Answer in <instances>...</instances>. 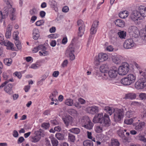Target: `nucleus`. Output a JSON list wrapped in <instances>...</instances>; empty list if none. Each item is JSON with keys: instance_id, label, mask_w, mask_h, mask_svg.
I'll use <instances>...</instances> for the list:
<instances>
[{"instance_id": "nucleus-1", "label": "nucleus", "mask_w": 146, "mask_h": 146, "mask_svg": "<svg viewBox=\"0 0 146 146\" xmlns=\"http://www.w3.org/2000/svg\"><path fill=\"white\" fill-rule=\"evenodd\" d=\"M105 111L107 112L110 115L115 111L114 115V119L116 122H119L123 117L124 113L123 109H116L115 110L114 109L108 106L105 107L104 109Z\"/></svg>"}, {"instance_id": "nucleus-2", "label": "nucleus", "mask_w": 146, "mask_h": 146, "mask_svg": "<svg viewBox=\"0 0 146 146\" xmlns=\"http://www.w3.org/2000/svg\"><path fill=\"white\" fill-rule=\"evenodd\" d=\"M9 16L11 20H13L15 19V9L11 7L6 6L4 7L3 9V11L2 12V15L5 18L7 17L9 14Z\"/></svg>"}, {"instance_id": "nucleus-3", "label": "nucleus", "mask_w": 146, "mask_h": 146, "mask_svg": "<svg viewBox=\"0 0 146 146\" xmlns=\"http://www.w3.org/2000/svg\"><path fill=\"white\" fill-rule=\"evenodd\" d=\"M128 32L130 36L132 37L137 38L139 35V30L136 27L134 26H131L129 27Z\"/></svg>"}, {"instance_id": "nucleus-4", "label": "nucleus", "mask_w": 146, "mask_h": 146, "mask_svg": "<svg viewBox=\"0 0 146 146\" xmlns=\"http://www.w3.org/2000/svg\"><path fill=\"white\" fill-rule=\"evenodd\" d=\"M118 69L119 74L121 75H124L126 74L129 71V65L127 62L122 63L121 66Z\"/></svg>"}, {"instance_id": "nucleus-5", "label": "nucleus", "mask_w": 146, "mask_h": 146, "mask_svg": "<svg viewBox=\"0 0 146 146\" xmlns=\"http://www.w3.org/2000/svg\"><path fill=\"white\" fill-rule=\"evenodd\" d=\"M74 48L72 45H69L66 50V55L69 57L71 60H74L75 58L74 53Z\"/></svg>"}, {"instance_id": "nucleus-6", "label": "nucleus", "mask_w": 146, "mask_h": 146, "mask_svg": "<svg viewBox=\"0 0 146 146\" xmlns=\"http://www.w3.org/2000/svg\"><path fill=\"white\" fill-rule=\"evenodd\" d=\"M41 133L40 131H35L34 135L30 137L31 141L34 143L38 142L41 139Z\"/></svg>"}, {"instance_id": "nucleus-7", "label": "nucleus", "mask_w": 146, "mask_h": 146, "mask_svg": "<svg viewBox=\"0 0 146 146\" xmlns=\"http://www.w3.org/2000/svg\"><path fill=\"white\" fill-rule=\"evenodd\" d=\"M118 74H119L118 69L115 66L111 67L108 72L109 77L111 78H115L117 76Z\"/></svg>"}, {"instance_id": "nucleus-8", "label": "nucleus", "mask_w": 146, "mask_h": 146, "mask_svg": "<svg viewBox=\"0 0 146 146\" xmlns=\"http://www.w3.org/2000/svg\"><path fill=\"white\" fill-rule=\"evenodd\" d=\"M108 58V55L104 53H100L98 54V59L95 60L94 63L96 65H99L100 62H102L106 61Z\"/></svg>"}, {"instance_id": "nucleus-9", "label": "nucleus", "mask_w": 146, "mask_h": 146, "mask_svg": "<svg viewBox=\"0 0 146 146\" xmlns=\"http://www.w3.org/2000/svg\"><path fill=\"white\" fill-rule=\"evenodd\" d=\"M104 116L103 113H100L96 114L93 119V122L94 123H102L103 122Z\"/></svg>"}, {"instance_id": "nucleus-10", "label": "nucleus", "mask_w": 146, "mask_h": 146, "mask_svg": "<svg viewBox=\"0 0 146 146\" xmlns=\"http://www.w3.org/2000/svg\"><path fill=\"white\" fill-rule=\"evenodd\" d=\"M145 122L141 121L139 122H136L133 124V125L134 129L137 131H140L142 130L145 126Z\"/></svg>"}, {"instance_id": "nucleus-11", "label": "nucleus", "mask_w": 146, "mask_h": 146, "mask_svg": "<svg viewBox=\"0 0 146 146\" xmlns=\"http://www.w3.org/2000/svg\"><path fill=\"white\" fill-rule=\"evenodd\" d=\"M134 43L132 39L126 40L123 44L124 47L126 49L131 48L134 46Z\"/></svg>"}, {"instance_id": "nucleus-12", "label": "nucleus", "mask_w": 146, "mask_h": 146, "mask_svg": "<svg viewBox=\"0 0 146 146\" xmlns=\"http://www.w3.org/2000/svg\"><path fill=\"white\" fill-rule=\"evenodd\" d=\"M130 17L131 19L134 21H138V19H141L140 18V14L139 11H134L131 14Z\"/></svg>"}, {"instance_id": "nucleus-13", "label": "nucleus", "mask_w": 146, "mask_h": 146, "mask_svg": "<svg viewBox=\"0 0 146 146\" xmlns=\"http://www.w3.org/2000/svg\"><path fill=\"white\" fill-rule=\"evenodd\" d=\"M112 62L116 64H120L123 59V57L120 55H116L112 56L111 57Z\"/></svg>"}, {"instance_id": "nucleus-14", "label": "nucleus", "mask_w": 146, "mask_h": 146, "mask_svg": "<svg viewBox=\"0 0 146 146\" xmlns=\"http://www.w3.org/2000/svg\"><path fill=\"white\" fill-rule=\"evenodd\" d=\"M87 111L89 113L94 114L99 111V108L97 106H94L88 107L86 109Z\"/></svg>"}, {"instance_id": "nucleus-15", "label": "nucleus", "mask_w": 146, "mask_h": 146, "mask_svg": "<svg viewBox=\"0 0 146 146\" xmlns=\"http://www.w3.org/2000/svg\"><path fill=\"white\" fill-rule=\"evenodd\" d=\"M146 86V82L139 80L135 84V87L137 89H142Z\"/></svg>"}, {"instance_id": "nucleus-16", "label": "nucleus", "mask_w": 146, "mask_h": 146, "mask_svg": "<svg viewBox=\"0 0 146 146\" xmlns=\"http://www.w3.org/2000/svg\"><path fill=\"white\" fill-rule=\"evenodd\" d=\"M103 122L104 125L106 127L109 126L111 124V121L109 116L106 113H105L104 116Z\"/></svg>"}, {"instance_id": "nucleus-17", "label": "nucleus", "mask_w": 146, "mask_h": 146, "mask_svg": "<svg viewBox=\"0 0 146 146\" xmlns=\"http://www.w3.org/2000/svg\"><path fill=\"white\" fill-rule=\"evenodd\" d=\"M137 96L136 94L134 93H130L125 94L124 99H129L131 100L135 99Z\"/></svg>"}, {"instance_id": "nucleus-18", "label": "nucleus", "mask_w": 146, "mask_h": 146, "mask_svg": "<svg viewBox=\"0 0 146 146\" xmlns=\"http://www.w3.org/2000/svg\"><path fill=\"white\" fill-rule=\"evenodd\" d=\"M91 121L89 118L87 116H85L82 117L80 120V123L82 126L84 127V125L89 123Z\"/></svg>"}, {"instance_id": "nucleus-19", "label": "nucleus", "mask_w": 146, "mask_h": 146, "mask_svg": "<svg viewBox=\"0 0 146 146\" xmlns=\"http://www.w3.org/2000/svg\"><path fill=\"white\" fill-rule=\"evenodd\" d=\"M109 69V67L107 63L101 65L100 68V70L102 73L107 72Z\"/></svg>"}, {"instance_id": "nucleus-20", "label": "nucleus", "mask_w": 146, "mask_h": 146, "mask_svg": "<svg viewBox=\"0 0 146 146\" xmlns=\"http://www.w3.org/2000/svg\"><path fill=\"white\" fill-rule=\"evenodd\" d=\"M13 85L11 84H8L6 85L4 88L5 91L9 94H11L13 93L12 89Z\"/></svg>"}, {"instance_id": "nucleus-21", "label": "nucleus", "mask_w": 146, "mask_h": 146, "mask_svg": "<svg viewBox=\"0 0 146 146\" xmlns=\"http://www.w3.org/2000/svg\"><path fill=\"white\" fill-rule=\"evenodd\" d=\"M140 16L143 17L146 16V8L143 6H140L139 7Z\"/></svg>"}, {"instance_id": "nucleus-22", "label": "nucleus", "mask_w": 146, "mask_h": 146, "mask_svg": "<svg viewBox=\"0 0 146 146\" xmlns=\"http://www.w3.org/2000/svg\"><path fill=\"white\" fill-rule=\"evenodd\" d=\"M12 29V26L10 25H9L7 26V31L5 33V36L7 38H9L11 35V31Z\"/></svg>"}, {"instance_id": "nucleus-23", "label": "nucleus", "mask_w": 146, "mask_h": 146, "mask_svg": "<svg viewBox=\"0 0 146 146\" xmlns=\"http://www.w3.org/2000/svg\"><path fill=\"white\" fill-rule=\"evenodd\" d=\"M115 24L117 26L123 27L125 26L124 22L120 19L116 20L114 22Z\"/></svg>"}, {"instance_id": "nucleus-24", "label": "nucleus", "mask_w": 146, "mask_h": 146, "mask_svg": "<svg viewBox=\"0 0 146 146\" xmlns=\"http://www.w3.org/2000/svg\"><path fill=\"white\" fill-rule=\"evenodd\" d=\"M121 82L124 85H129L131 84L127 76L122 79Z\"/></svg>"}, {"instance_id": "nucleus-25", "label": "nucleus", "mask_w": 146, "mask_h": 146, "mask_svg": "<svg viewBox=\"0 0 146 146\" xmlns=\"http://www.w3.org/2000/svg\"><path fill=\"white\" fill-rule=\"evenodd\" d=\"M39 31L37 29H35L33 30V38L35 40H37L39 36Z\"/></svg>"}, {"instance_id": "nucleus-26", "label": "nucleus", "mask_w": 146, "mask_h": 146, "mask_svg": "<svg viewBox=\"0 0 146 146\" xmlns=\"http://www.w3.org/2000/svg\"><path fill=\"white\" fill-rule=\"evenodd\" d=\"M129 12L127 11H124L120 12L119 15V17L122 19H125L128 17Z\"/></svg>"}, {"instance_id": "nucleus-27", "label": "nucleus", "mask_w": 146, "mask_h": 146, "mask_svg": "<svg viewBox=\"0 0 146 146\" xmlns=\"http://www.w3.org/2000/svg\"><path fill=\"white\" fill-rule=\"evenodd\" d=\"M85 26H80L79 27L78 31V36L81 37L84 34L85 31Z\"/></svg>"}, {"instance_id": "nucleus-28", "label": "nucleus", "mask_w": 146, "mask_h": 146, "mask_svg": "<svg viewBox=\"0 0 146 146\" xmlns=\"http://www.w3.org/2000/svg\"><path fill=\"white\" fill-rule=\"evenodd\" d=\"M111 141V146H119L120 145L119 142L117 139L112 138Z\"/></svg>"}, {"instance_id": "nucleus-29", "label": "nucleus", "mask_w": 146, "mask_h": 146, "mask_svg": "<svg viewBox=\"0 0 146 146\" xmlns=\"http://www.w3.org/2000/svg\"><path fill=\"white\" fill-rule=\"evenodd\" d=\"M58 95V92L57 90H55L50 95L49 98L52 101H55V97L56 96Z\"/></svg>"}, {"instance_id": "nucleus-30", "label": "nucleus", "mask_w": 146, "mask_h": 146, "mask_svg": "<svg viewBox=\"0 0 146 146\" xmlns=\"http://www.w3.org/2000/svg\"><path fill=\"white\" fill-rule=\"evenodd\" d=\"M71 117L69 116L62 118V120L66 126L69 125V123L71 121Z\"/></svg>"}, {"instance_id": "nucleus-31", "label": "nucleus", "mask_w": 146, "mask_h": 146, "mask_svg": "<svg viewBox=\"0 0 146 146\" xmlns=\"http://www.w3.org/2000/svg\"><path fill=\"white\" fill-rule=\"evenodd\" d=\"M127 77L131 84L135 82L136 79V76L132 74H129L127 76Z\"/></svg>"}, {"instance_id": "nucleus-32", "label": "nucleus", "mask_w": 146, "mask_h": 146, "mask_svg": "<svg viewBox=\"0 0 146 146\" xmlns=\"http://www.w3.org/2000/svg\"><path fill=\"white\" fill-rule=\"evenodd\" d=\"M68 140L71 142H74L75 140V136L71 133H68Z\"/></svg>"}, {"instance_id": "nucleus-33", "label": "nucleus", "mask_w": 146, "mask_h": 146, "mask_svg": "<svg viewBox=\"0 0 146 146\" xmlns=\"http://www.w3.org/2000/svg\"><path fill=\"white\" fill-rule=\"evenodd\" d=\"M56 137L59 140H63L64 139V135L60 133H57L55 135Z\"/></svg>"}, {"instance_id": "nucleus-34", "label": "nucleus", "mask_w": 146, "mask_h": 146, "mask_svg": "<svg viewBox=\"0 0 146 146\" xmlns=\"http://www.w3.org/2000/svg\"><path fill=\"white\" fill-rule=\"evenodd\" d=\"M69 131L70 132L76 134H79L80 132V129L78 128H72L69 129Z\"/></svg>"}, {"instance_id": "nucleus-35", "label": "nucleus", "mask_w": 146, "mask_h": 146, "mask_svg": "<svg viewBox=\"0 0 146 146\" xmlns=\"http://www.w3.org/2000/svg\"><path fill=\"white\" fill-rule=\"evenodd\" d=\"M13 44L11 42L8 41H6L5 46H6L7 49H12L13 46Z\"/></svg>"}, {"instance_id": "nucleus-36", "label": "nucleus", "mask_w": 146, "mask_h": 146, "mask_svg": "<svg viewBox=\"0 0 146 146\" xmlns=\"http://www.w3.org/2000/svg\"><path fill=\"white\" fill-rule=\"evenodd\" d=\"M84 146H93V144L92 142L89 140H87L84 141L83 143Z\"/></svg>"}, {"instance_id": "nucleus-37", "label": "nucleus", "mask_w": 146, "mask_h": 146, "mask_svg": "<svg viewBox=\"0 0 146 146\" xmlns=\"http://www.w3.org/2000/svg\"><path fill=\"white\" fill-rule=\"evenodd\" d=\"M118 35L120 38H124L126 36V32L124 31H120L118 32Z\"/></svg>"}, {"instance_id": "nucleus-38", "label": "nucleus", "mask_w": 146, "mask_h": 146, "mask_svg": "<svg viewBox=\"0 0 146 146\" xmlns=\"http://www.w3.org/2000/svg\"><path fill=\"white\" fill-rule=\"evenodd\" d=\"M93 126V123L90 121L89 123H86V125L83 127L85 128L88 129H91Z\"/></svg>"}, {"instance_id": "nucleus-39", "label": "nucleus", "mask_w": 146, "mask_h": 146, "mask_svg": "<svg viewBox=\"0 0 146 146\" xmlns=\"http://www.w3.org/2000/svg\"><path fill=\"white\" fill-rule=\"evenodd\" d=\"M65 104L68 106H72L73 104V100L71 99H68L66 100Z\"/></svg>"}, {"instance_id": "nucleus-40", "label": "nucleus", "mask_w": 146, "mask_h": 146, "mask_svg": "<svg viewBox=\"0 0 146 146\" xmlns=\"http://www.w3.org/2000/svg\"><path fill=\"white\" fill-rule=\"evenodd\" d=\"M12 62V59L11 58H5L4 60V62L5 64L8 66L10 65Z\"/></svg>"}, {"instance_id": "nucleus-41", "label": "nucleus", "mask_w": 146, "mask_h": 146, "mask_svg": "<svg viewBox=\"0 0 146 146\" xmlns=\"http://www.w3.org/2000/svg\"><path fill=\"white\" fill-rule=\"evenodd\" d=\"M137 137L138 140L144 142H146V138H145L143 135L139 134L137 136Z\"/></svg>"}, {"instance_id": "nucleus-42", "label": "nucleus", "mask_w": 146, "mask_h": 146, "mask_svg": "<svg viewBox=\"0 0 146 146\" xmlns=\"http://www.w3.org/2000/svg\"><path fill=\"white\" fill-rule=\"evenodd\" d=\"M51 141L52 146H58V141L55 138H52L51 139Z\"/></svg>"}, {"instance_id": "nucleus-43", "label": "nucleus", "mask_w": 146, "mask_h": 146, "mask_svg": "<svg viewBox=\"0 0 146 146\" xmlns=\"http://www.w3.org/2000/svg\"><path fill=\"white\" fill-rule=\"evenodd\" d=\"M29 13L31 15H34L37 14V11L36 9L34 8L31 9L29 11Z\"/></svg>"}, {"instance_id": "nucleus-44", "label": "nucleus", "mask_w": 146, "mask_h": 146, "mask_svg": "<svg viewBox=\"0 0 146 146\" xmlns=\"http://www.w3.org/2000/svg\"><path fill=\"white\" fill-rule=\"evenodd\" d=\"M134 113V111L129 110L126 112L125 115L127 117L130 118L132 116V115Z\"/></svg>"}, {"instance_id": "nucleus-45", "label": "nucleus", "mask_w": 146, "mask_h": 146, "mask_svg": "<svg viewBox=\"0 0 146 146\" xmlns=\"http://www.w3.org/2000/svg\"><path fill=\"white\" fill-rule=\"evenodd\" d=\"M139 97L141 100H146V94L143 93H140L139 94Z\"/></svg>"}, {"instance_id": "nucleus-46", "label": "nucleus", "mask_w": 146, "mask_h": 146, "mask_svg": "<svg viewBox=\"0 0 146 146\" xmlns=\"http://www.w3.org/2000/svg\"><path fill=\"white\" fill-rule=\"evenodd\" d=\"M10 81L11 82H13V80L12 79H10L9 80H7L6 81H5L0 86V89H1L3 88L4 86H5V85L8 83Z\"/></svg>"}, {"instance_id": "nucleus-47", "label": "nucleus", "mask_w": 146, "mask_h": 146, "mask_svg": "<svg viewBox=\"0 0 146 146\" xmlns=\"http://www.w3.org/2000/svg\"><path fill=\"white\" fill-rule=\"evenodd\" d=\"M133 120L132 119H126L124 121L125 123L128 125L131 124L133 123Z\"/></svg>"}, {"instance_id": "nucleus-48", "label": "nucleus", "mask_w": 146, "mask_h": 146, "mask_svg": "<svg viewBox=\"0 0 146 146\" xmlns=\"http://www.w3.org/2000/svg\"><path fill=\"white\" fill-rule=\"evenodd\" d=\"M99 22L97 21H94L92 25V27L96 29L98 25V23Z\"/></svg>"}, {"instance_id": "nucleus-49", "label": "nucleus", "mask_w": 146, "mask_h": 146, "mask_svg": "<svg viewBox=\"0 0 146 146\" xmlns=\"http://www.w3.org/2000/svg\"><path fill=\"white\" fill-rule=\"evenodd\" d=\"M18 34L19 33L17 31L15 32L13 34V38L15 40H17V39H19V38L18 36Z\"/></svg>"}, {"instance_id": "nucleus-50", "label": "nucleus", "mask_w": 146, "mask_h": 146, "mask_svg": "<svg viewBox=\"0 0 146 146\" xmlns=\"http://www.w3.org/2000/svg\"><path fill=\"white\" fill-rule=\"evenodd\" d=\"M49 126V123H43L41 125V127L44 128L45 129H47Z\"/></svg>"}, {"instance_id": "nucleus-51", "label": "nucleus", "mask_w": 146, "mask_h": 146, "mask_svg": "<svg viewBox=\"0 0 146 146\" xmlns=\"http://www.w3.org/2000/svg\"><path fill=\"white\" fill-rule=\"evenodd\" d=\"M102 130V127L100 126H97L95 129V131L98 133L101 132Z\"/></svg>"}, {"instance_id": "nucleus-52", "label": "nucleus", "mask_w": 146, "mask_h": 146, "mask_svg": "<svg viewBox=\"0 0 146 146\" xmlns=\"http://www.w3.org/2000/svg\"><path fill=\"white\" fill-rule=\"evenodd\" d=\"M68 112L72 115L73 114H76L77 113V111L74 109H70L68 110Z\"/></svg>"}, {"instance_id": "nucleus-53", "label": "nucleus", "mask_w": 146, "mask_h": 146, "mask_svg": "<svg viewBox=\"0 0 146 146\" xmlns=\"http://www.w3.org/2000/svg\"><path fill=\"white\" fill-rule=\"evenodd\" d=\"M77 25L78 26L84 27L85 26L83 22L81 20H78L77 22Z\"/></svg>"}, {"instance_id": "nucleus-54", "label": "nucleus", "mask_w": 146, "mask_h": 146, "mask_svg": "<svg viewBox=\"0 0 146 146\" xmlns=\"http://www.w3.org/2000/svg\"><path fill=\"white\" fill-rule=\"evenodd\" d=\"M13 74L17 76L20 79L22 76V74L19 72H16L14 73Z\"/></svg>"}, {"instance_id": "nucleus-55", "label": "nucleus", "mask_w": 146, "mask_h": 146, "mask_svg": "<svg viewBox=\"0 0 146 146\" xmlns=\"http://www.w3.org/2000/svg\"><path fill=\"white\" fill-rule=\"evenodd\" d=\"M44 23L43 20H39L36 21L35 23L36 25L37 26H40L43 25Z\"/></svg>"}, {"instance_id": "nucleus-56", "label": "nucleus", "mask_w": 146, "mask_h": 146, "mask_svg": "<svg viewBox=\"0 0 146 146\" xmlns=\"http://www.w3.org/2000/svg\"><path fill=\"white\" fill-rule=\"evenodd\" d=\"M106 49L109 52H112L114 48L112 46L110 45L106 47Z\"/></svg>"}, {"instance_id": "nucleus-57", "label": "nucleus", "mask_w": 146, "mask_h": 146, "mask_svg": "<svg viewBox=\"0 0 146 146\" xmlns=\"http://www.w3.org/2000/svg\"><path fill=\"white\" fill-rule=\"evenodd\" d=\"M37 48L38 49V50H46L45 47L42 45H40L37 46Z\"/></svg>"}, {"instance_id": "nucleus-58", "label": "nucleus", "mask_w": 146, "mask_h": 146, "mask_svg": "<svg viewBox=\"0 0 146 146\" xmlns=\"http://www.w3.org/2000/svg\"><path fill=\"white\" fill-rule=\"evenodd\" d=\"M50 122L51 123L54 125H56L58 124V122L56 119L51 120Z\"/></svg>"}, {"instance_id": "nucleus-59", "label": "nucleus", "mask_w": 146, "mask_h": 146, "mask_svg": "<svg viewBox=\"0 0 146 146\" xmlns=\"http://www.w3.org/2000/svg\"><path fill=\"white\" fill-rule=\"evenodd\" d=\"M69 10L68 7L67 6H65L63 8L62 11L63 12L66 13Z\"/></svg>"}, {"instance_id": "nucleus-60", "label": "nucleus", "mask_w": 146, "mask_h": 146, "mask_svg": "<svg viewBox=\"0 0 146 146\" xmlns=\"http://www.w3.org/2000/svg\"><path fill=\"white\" fill-rule=\"evenodd\" d=\"M90 31V33L91 34H94L96 33L97 29H96L91 27Z\"/></svg>"}, {"instance_id": "nucleus-61", "label": "nucleus", "mask_w": 146, "mask_h": 146, "mask_svg": "<svg viewBox=\"0 0 146 146\" xmlns=\"http://www.w3.org/2000/svg\"><path fill=\"white\" fill-rule=\"evenodd\" d=\"M2 37L0 39V44L2 45H4V46L5 45L6 42H5L3 38V36H2Z\"/></svg>"}, {"instance_id": "nucleus-62", "label": "nucleus", "mask_w": 146, "mask_h": 146, "mask_svg": "<svg viewBox=\"0 0 146 146\" xmlns=\"http://www.w3.org/2000/svg\"><path fill=\"white\" fill-rule=\"evenodd\" d=\"M47 76L45 75H44L42 77V78L38 82V83H40V82H42L44 81L46 78Z\"/></svg>"}, {"instance_id": "nucleus-63", "label": "nucleus", "mask_w": 146, "mask_h": 146, "mask_svg": "<svg viewBox=\"0 0 146 146\" xmlns=\"http://www.w3.org/2000/svg\"><path fill=\"white\" fill-rule=\"evenodd\" d=\"M13 135L15 137H18L19 134L17 131L15 130H14L13 132Z\"/></svg>"}, {"instance_id": "nucleus-64", "label": "nucleus", "mask_w": 146, "mask_h": 146, "mask_svg": "<svg viewBox=\"0 0 146 146\" xmlns=\"http://www.w3.org/2000/svg\"><path fill=\"white\" fill-rule=\"evenodd\" d=\"M68 63V61L67 60H64L63 62L62 65V66L63 67H65L66 66Z\"/></svg>"}]
</instances>
